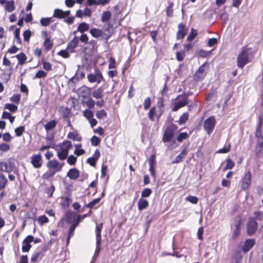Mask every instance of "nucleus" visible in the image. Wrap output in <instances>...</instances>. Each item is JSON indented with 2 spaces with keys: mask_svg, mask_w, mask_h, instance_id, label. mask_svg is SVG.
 Segmentation results:
<instances>
[{
  "mask_svg": "<svg viewBox=\"0 0 263 263\" xmlns=\"http://www.w3.org/2000/svg\"><path fill=\"white\" fill-rule=\"evenodd\" d=\"M255 136L257 138L255 154L258 156L263 150V127L260 125L256 128Z\"/></svg>",
  "mask_w": 263,
  "mask_h": 263,
  "instance_id": "1",
  "label": "nucleus"
},
{
  "mask_svg": "<svg viewBox=\"0 0 263 263\" xmlns=\"http://www.w3.org/2000/svg\"><path fill=\"white\" fill-rule=\"evenodd\" d=\"M72 146V143L70 141H65L59 144V149L57 152L58 158L61 160H65L67 157L68 152Z\"/></svg>",
  "mask_w": 263,
  "mask_h": 263,
  "instance_id": "2",
  "label": "nucleus"
},
{
  "mask_svg": "<svg viewBox=\"0 0 263 263\" xmlns=\"http://www.w3.org/2000/svg\"><path fill=\"white\" fill-rule=\"evenodd\" d=\"M249 50L245 47L241 49L238 54L237 61L238 67L242 68L249 62Z\"/></svg>",
  "mask_w": 263,
  "mask_h": 263,
  "instance_id": "3",
  "label": "nucleus"
},
{
  "mask_svg": "<svg viewBox=\"0 0 263 263\" xmlns=\"http://www.w3.org/2000/svg\"><path fill=\"white\" fill-rule=\"evenodd\" d=\"M241 224V218L239 217H236L234 219L233 223L231 226V229L232 233V238L233 239H236L239 236L240 233Z\"/></svg>",
  "mask_w": 263,
  "mask_h": 263,
  "instance_id": "4",
  "label": "nucleus"
},
{
  "mask_svg": "<svg viewBox=\"0 0 263 263\" xmlns=\"http://www.w3.org/2000/svg\"><path fill=\"white\" fill-rule=\"evenodd\" d=\"M103 227V224L100 223L97 224L96 228V248L95 253V255L98 256L100 251V244L101 241V231Z\"/></svg>",
  "mask_w": 263,
  "mask_h": 263,
  "instance_id": "5",
  "label": "nucleus"
},
{
  "mask_svg": "<svg viewBox=\"0 0 263 263\" xmlns=\"http://www.w3.org/2000/svg\"><path fill=\"white\" fill-rule=\"evenodd\" d=\"M257 223L256 219L253 218H250L247 223V233L249 236L253 235L257 229Z\"/></svg>",
  "mask_w": 263,
  "mask_h": 263,
  "instance_id": "6",
  "label": "nucleus"
},
{
  "mask_svg": "<svg viewBox=\"0 0 263 263\" xmlns=\"http://www.w3.org/2000/svg\"><path fill=\"white\" fill-rule=\"evenodd\" d=\"M216 121L213 117H210L205 120L203 127L208 134H211L215 127Z\"/></svg>",
  "mask_w": 263,
  "mask_h": 263,
  "instance_id": "7",
  "label": "nucleus"
},
{
  "mask_svg": "<svg viewBox=\"0 0 263 263\" xmlns=\"http://www.w3.org/2000/svg\"><path fill=\"white\" fill-rule=\"evenodd\" d=\"M63 165V163H60L54 159L49 161L47 164V166L48 169H51L57 173L62 171Z\"/></svg>",
  "mask_w": 263,
  "mask_h": 263,
  "instance_id": "8",
  "label": "nucleus"
},
{
  "mask_svg": "<svg viewBox=\"0 0 263 263\" xmlns=\"http://www.w3.org/2000/svg\"><path fill=\"white\" fill-rule=\"evenodd\" d=\"M206 64L204 63L198 69L194 75V79L199 81L204 78L206 73Z\"/></svg>",
  "mask_w": 263,
  "mask_h": 263,
  "instance_id": "9",
  "label": "nucleus"
},
{
  "mask_svg": "<svg viewBox=\"0 0 263 263\" xmlns=\"http://www.w3.org/2000/svg\"><path fill=\"white\" fill-rule=\"evenodd\" d=\"M72 217L74 219L73 223L70 227L69 230V234L67 238V242H69V239L71 236L73 235L74 230L79 223L81 220V217L80 215H72Z\"/></svg>",
  "mask_w": 263,
  "mask_h": 263,
  "instance_id": "10",
  "label": "nucleus"
},
{
  "mask_svg": "<svg viewBox=\"0 0 263 263\" xmlns=\"http://www.w3.org/2000/svg\"><path fill=\"white\" fill-rule=\"evenodd\" d=\"M88 80L90 83L97 82L99 83L103 79L102 75L99 70H96L95 73H91L88 75Z\"/></svg>",
  "mask_w": 263,
  "mask_h": 263,
  "instance_id": "11",
  "label": "nucleus"
},
{
  "mask_svg": "<svg viewBox=\"0 0 263 263\" xmlns=\"http://www.w3.org/2000/svg\"><path fill=\"white\" fill-rule=\"evenodd\" d=\"M251 183V174L250 172H247L242 179L241 188L243 190L248 189Z\"/></svg>",
  "mask_w": 263,
  "mask_h": 263,
  "instance_id": "12",
  "label": "nucleus"
},
{
  "mask_svg": "<svg viewBox=\"0 0 263 263\" xmlns=\"http://www.w3.org/2000/svg\"><path fill=\"white\" fill-rule=\"evenodd\" d=\"M14 169V165L11 162H2L0 163V170L4 172H10Z\"/></svg>",
  "mask_w": 263,
  "mask_h": 263,
  "instance_id": "13",
  "label": "nucleus"
},
{
  "mask_svg": "<svg viewBox=\"0 0 263 263\" xmlns=\"http://www.w3.org/2000/svg\"><path fill=\"white\" fill-rule=\"evenodd\" d=\"M31 162L35 168H40L42 165L41 155H33L31 157Z\"/></svg>",
  "mask_w": 263,
  "mask_h": 263,
  "instance_id": "14",
  "label": "nucleus"
},
{
  "mask_svg": "<svg viewBox=\"0 0 263 263\" xmlns=\"http://www.w3.org/2000/svg\"><path fill=\"white\" fill-rule=\"evenodd\" d=\"M78 94L80 97H82L84 99L90 97V89L88 87L83 86L78 90Z\"/></svg>",
  "mask_w": 263,
  "mask_h": 263,
  "instance_id": "15",
  "label": "nucleus"
},
{
  "mask_svg": "<svg viewBox=\"0 0 263 263\" xmlns=\"http://www.w3.org/2000/svg\"><path fill=\"white\" fill-rule=\"evenodd\" d=\"M70 13V12L69 10L64 11L61 9H56L54 10L53 16L54 17L59 18H64L68 17Z\"/></svg>",
  "mask_w": 263,
  "mask_h": 263,
  "instance_id": "16",
  "label": "nucleus"
},
{
  "mask_svg": "<svg viewBox=\"0 0 263 263\" xmlns=\"http://www.w3.org/2000/svg\"><path fill=\"white\" fill-rule=\"evenodd\" d=\"M174 136V129L172 127H167L164 134L163 137V141L167 142L170 141Z\"/></svg>",
  "mask_w": 263,
  "mask_h": 263,
  "instance_id": "17",
  "label": "nucleus"
},
{
  "mask_svg": "<svg viewBox=\"0 0 263 263\" xmlns=\"http://www.w3.org/2000/svg\"><path fill=\"white\" fill-rule=\"evenodd\" d=\"M255 241L253 239L246 240L242 248V251L245 253L248 252L255 245Z\"/></svg>",
  "mask_w": 263,
  "mask_h": 263,
  "instance_id": "18",
  "label": "nucleus"
},
{
  "mask_svg": "<svg viewBox=\"0 0 263 263\" xmlns=\"http://www.w3.org/2000/svg\"><path fill=\"white\" fill-rule=\"evenodd\" d=\"M179 30L177 33V39L178 40L183 39L187 33V29L185 28V26L180 23L178 25Z\"/></svg>",
  "mask_w": 263,
  "mask_h": 263,
  "instance_id": "19",
  "label": "nucleus"
},
{
  "mask_svg": "<svg viewBox=\"0 0 263 263\" xmlns=\"http://www.w3.org/2000/svg\"><path fill=\"white\" fill-rule=\"evenodd\" d=\"M187 154V151L185 148L175 158V159L172 161V163H178L182 162Z\"/></svg>",
  "mask_w": 263,
  "mask_h": 263,
  "instance_id": "20",
  "label": "nucleus"
},
{
  "mask_svg": "<svg viewBox=\"0 0 263 263\" xmlns=\"http://www.w3.org/2000/svg\"><path fill=\"white\" fill-rule=\"evenodd\" d=\"M79 172L76 168L70 169L67 174V177L72 180H76L79 177Z\"/></svg>",
  "mask_w": 263,
  "mask_h": 263,
  "instance_id": "21",
  "label": "nucleus"
},
{
  "mask_svg": "<svg viewBox=\"0 0 263 263\" xmlns=\"http://www.w3.org/2000/svg\"><path fill=\"white\" fill-rule=\"evenodd\" d=\"M148 206V202L146 199L140 198L138 202V208L140 211L146 209Z\"/></svg>",
  "mask_w": 263,
  "mask_h": 263,
  "instance_id": "22",
  "label": "nucleus"
},
{
  "mask_svg": "<svg viewBox=\"0 0 263 263\" xmlns=\"http://www.w3.org/2000/svg\"><path fill=\"white\" fill-rule=\"evenodd\" d=\"M79 42V39L76 36H75L73 40L68 44L67 49H68L69 50H71V51H73L74 48L78 46Z\"/></svg>",
  "mask_w": 263,
  "mask_h": 263,
  "instance_id": "23",
  "label": "nucleus"
},
{
  "mask_svg": "<svg viewBox=\"0 0 263 263\" xmlns=\"http://www.w3.org/2000/svg\"><path fill=\"white\" fill-rule=\"evenodd\" d=\"M57 124V122L54 120H51L50 121L47 122L44 125V127H45V129L46 130V131L48 132V131H49L50 130L54 129L55 127Z\"/></svg>",
  "mask_w": 263,
  "mask_h": 263,
  "instance_id": "24",
  "label": "nucleus"
},
{
  "mask_svg": "<svg viewBox=\"0 0 263 263\" xmlns=\"http://www.w3.org/2000/svg\"><path fill=\"white\" fill-rule=\"evenodd\" d=\"M187 104V102L186 100H181L178 102H177L173 108H172V110L174 111H177L179 108L185 106Z\"/></svg>",
  "mask_w": 263,
  "mask_h": 263,
  "instance_id": "25",
  "label": "nucleus"
},
{
  "mask_svg": "<svg viewBox=\"0 0 263 263\" xmlns=\"http://www.w3.org/2000/svg\"><path fill=\"white\" fill-rule=\"evenodd\" d=\"M92 96L96 99H101L103 96V89L99 87L96 89L92 93Z\"/></svg>",
  "mask_w": 263,
  "mask_h": 263,
  "instance_id": "26",
  "label": "nucleus"
},
{
  "mask_svg": "<svg viewBox=\"0 0 263 263\" xmlns=\"http://www.w3.org/2000/svg\"><path fill=\"white\" fill-rule=\"evenodd\" d=\"M67 137L74 141H81L82 140V138L76 132L69 133Z\"/></svg>",
  "mask_w": 263,
  "mask_h": 263,
  "instance_id": "27",
  "label": "nucleus"
},
{
  "mask_svg": "<svg viewBox=\"0 0 263 263\" xmlns=\"http://www.w3.org/2000/svg\"><path fill=\"white\" fill-rule=\"evenodd\" d=\"M83 103H85L90 109L93 108L95 105V101L90 97L84 99Z\"/></svg>",
  "mask_w": 263,
  "mask_h": 263,
  "instance_id": "28",
  "label": "nucleus"
},
{
  "mask_svg": "<svg viewBox=\"0 0 263 263\" xmlns=\"http://www.w3.org/2000/svg\"><path fill=\"white\" fill-rule=\"evenodd\" d=\"M15 9L14 2L13 1H8L6 3L5 9L9 12H11Z\"/></svg>",
  "mask_w": 263,
  "mask_h": 263,
  "instance_id": "29",
  "label": "nucleus"
},
{
  "mask_svg": "<svg viewBox=\"0 0 263 263\" xmlns=\"http://www.w3.org/2000/svg\"><path fill=\"white\" fill-rule=\"evenodd\" d=\"M90 33L91 34V35L95 37H99L101 36L103 34V32L102 30L97 28H93L90 29Z\"/></svg>",
  "mask_w": 263,
  "mask_h": 263,
  "instance_id": "30",
  "label": "nucleus"
},
{
  "mask_svg": "<svg viewBox=\"0 0 263 263\" xmlns=\"http://www.w3.org/2000/svg\"><path fill=\"white\" fill-rule=\"evenodd\" d=\"M75 151L74 153L77 156H81L85 153V151L81 148V144H77L74 145Z\"/></svg>",
  "mask_w": 263,
  "mask_h": 263,
  "instance_id": "31",
  "label": "nucleus"
},
{
  "mask_svg": "<svg viewBox=\"0 0 263 263\" xmlns=\"http://www.w3.org/2000/svg\"><path fill=\"white\" fill-rule=\"evenodd\" d=\"M159 115V110L158 111V112L157 113L156 111V108L155 107H152L149 112L148 116L149 119L153 121H154V116H155L158 118V116Z\"/></svg>",
  "mask_w": 263,
  "mask_h": 263,
  "instance_id": "32",
  "label": "nucleus"
},
{
  "mask_svg": "<svg viewBox=\"0 0 263 263\" xmlns=\"http://www.w3.org/2000/svg\"><path fill=\"white\" fill-rule=\"evenodd\" d=\"M56 173L57 172L51 169H48V170L43 174V178L45 179H48L53 177Z\"/></svg>",
  "mask_w": 263,
  "mask_h": 263,
  "instance_id": "33",
  "label": "nucleus"
},
{
  "mask_svg": "<svg viewBox=\"0 0 263 263\" xmlns=\"http://www.w3.org/2000/svg\"><path fill=\"white\" fill-rule=\"evenodd\" d=\"M16 57L18 59V63L20 65H23L24 64L27 59L25 54L23 53H21L16 55Z\"/></svg>",
  "mask_w": 263,
  "mask_h": 263,
  "instance_id": "34",
  "label": "nucleus"
},
{
  "mask_svg": "<svg viewBox=\"0 0 263 263\" xmlns=\"http://www.w3.org/2000/svg\"><path fill=\"white\" fill-rule=\"evenodd\" d=\"M83 116L88 120L93 117V113L90 109H86L83 111Z\"/></svg>",
  "mask_w": 263,
  "mask_h": 263,
  "instance_id": "35",
  "label": "nucleus"
},
{
  "mask_svg": "<svg viewBox=\"0 0 263 263\" xmlns=\"http://www.w3.org/2000/svg\"><path fill=\"white\" fill-rule=\"evenodd\" d=\"M111 17V13L109 11H105L102 13L101 20L103 22H106Z\"/></svg>",
  "mask_w": 263,
  "mask_h": 263,
  "instance_id": "36",
  "label": "nucleus"
},
{
  "mask_svg": "<svg viewBox=\"0 0 263 263\" xmlns=\"http://www.w3.org/2000/svg\"><path fill=\"white\" fill-rule=\"evenodd\" d=\"M189 114L187 112H184L180 117L179 121H178V124L182 125L184 124L188 119Z\"/></svg>",
  "mask_w": 263,
  "mask_h": 263,
  "instance_id": "37",
  "label": "nucleus"
},
{
  "mask_svg": "<svg viewBox=\"0 0 263 263\" xmlns=\"http://www.w3.org/2000/svg\"><path fill=\"white\" fill-rule=\"evenodd\" d=\"M7 182V180L5 176L0 173V190L3 189Z\"/></svg>",
  "mask_w": 263,
  "mask_h": 263,
  "instance_id": "38",
  "label": "nucleus"
},
{
  "mask_svg": "<svg viewBox=\"0 0 263 263\" xmlns=\"http://www.w3.org/2000/svg\"><path fill=\"white\" fill-rule=\"evenodd\" d=\"M96 116L98 119H101L106 117L107 112L104 109H101L96 112Z\"/></svg>",
  "mask_w": 263,
  "mask_h": 263,
  "instance_id": "39",
  "label": "nucleus"
},
{
  "mask_svg": "<svg viewBox=\"0 0 263 263\" xmlns=\"http://www.w3.org/2000/svg\"><path fill=\"white\" fill-rule=\"evenodd\" d=\"M37 220L41 226L47 223L49 221L48 218L45 215L39 216L37 219Z\"/></svg>",
  "mask_w": 263,
  "mask_h": 263,
  "instance_id": "40",
  "label": "nucleus"
},
{
  "mask_svg": "<svg viewBox=\"0 0 263 263\" xmlns=\"http://www.w3.org/2000/svg\"><path fill=\"white\" fill-rule=\"evenodd\" d=\"M88 29L89 26L88 24L85 23H82L78 26V30L81 32L87 31L88 30Z\"/></svg>",
  "mask_w": 263,
  "mask_h": 263,
  "instance_id": "41",
  "label": "nucleus"
},
{
  "mask_svg": "<svg viewBox=\"0 0 263 263\" xmlns=\"http://www.w3.org/2000/svg\"><path fill=\"white\" fill-rule=\"evenodd\" d=\"M197 35V32L196 30L192 29L191 33L187 37V40L189 41H191L193 40Z\"/></svg>",
  "mask_w": 263,
  "mask_h": 263,
  "instance_id": "42",
  "label": "nucleus"
},
{
  "mask_svg": "<svg viewBox=\"0 0 263 263\" xmlns=\"http://www.w3.org/2000/svg\"><path fill=\"white\" fill-rule=\"evenodd\" d=\"M173 6H174V4L173 3H171L167 8L166 15L169 17H171L173 16Z\"/></svg>",
  "mask_w": 263,
  "mask_h": 263,
  "instance_id": "43",
  "label": "nucleus"
},
{
  "mask_svg": "<svg viewBox=\"0 0 263 263\" xmlns=\"http://www.w3.org/2000/svg\"><path fill=\"white\" fill-rule=\"evenodd\" d=\"M234 166V162L231 159H228L227 160L226 165L224 168V171L228 169H232Z\"/></svg>",
  "mask_w": 263,
  "mask_h": 263,
  "instance_id": "44",
  "label": "nucleus"
},
{
  "mask_svg": "<svg viewBox=\"0 0 263 263\" xmlns=\"http://www.w3.org/2000/svg\"><path fill=\"white\" fill-rule=\"evenodd\" d=\"M152 192V191L151 189L148 188L145 189L141 193L142 198H143L148 197L151 194Z\"/></svg>",
  "mask_w": 263,
  "mask_h": 263,
  "instance_id": "45",
  "label": "nucleus"
},
{
  "mask_svg": "<svg viewBox=\"0 0 263 263\" xmlns=\"http://www.w3.org/2000/svg\"><path fill=\"white\" fill-rule=\"evenodd\" d=\"M100 199H101L100 198L93 199L86 205V207L88 208H92L100 202Z\"/></svg>",
  "mask_w": 263,
  "mask_h": 263,
  "instance_id": "46",
  "label": "nucleus"
},
{
  "mask_svg": "<svg viewBox=\"0 0 263 263\" xmlns=\"http://www.w3.org/2000/svg\"><path fill=\"white\" fill-rule=\"evenodd\" d=\"M25 131L24 126H20L15 129V133L16 136L17 137H20L22 135L23 133Z\"/></svg>",
  "mask_w": 263,
  "mask_h": 263,
  "instance_id": "47",
  "label": "nucleus"
},
{
  "mask_svg": "<svg viewBox=\"0 0 263 263\" xmlns=\"http://www.w3.org/2000/svg\"><path fill=\"white\" fill-rule=\"evenodd\" d=\"M44 46L47 50H50L52 47V44L49 38H46L44 43Z\"/></svg>",
  "mask_w": 263,
  "mask_h": 263,
  "instance_id": "48",
  "label": "nucleus"
},
{
  "mask_svg": "<svg viewBox=\"0 0 263 263\" xmlns=\"http://www.w3.org/2000/svg\"><path fill=\"white\" fill-rule=\"evenodd\" d=\"M148 163L149 167H155L156 165V156L155 155H152L148 159Z\"/></svg>",
  "mask_w": 263,
  "mask_h": 263,
  "instance_id": "49",
  "label": "nucleus"
},
{
  "mask_svg": "<svg viewBox=\"0 0 263 263\" xmlns=\"http://www.w3.org/2000/svg\"><path fill=\"white\" fill-rule=\"evenodd\" d=\"M51 18H42L40 20V23L42 26H47L51 22Z\"/></svg>",
  "mask_w": 263,
  "mask_h": 263,
  "instance_id": "50",
  "label": "nucleus"
},
{
  "mask_svg": "<svg viewBox=\"0 0 263 263\" xmlns=\"http://www.w3.org/2000/svg\"><path fill=\"white\" fill-rule=\"evenodd\" d=\"M5 108L9 109L11 112H15L17 109V106L12 104H6Z\"/></svg>",
  "mask_w": 263,
  "mask_h": 263,
  "instance_id": "51",
  "label": "nucleus"
},
{
  "mask_svg": "<svg viewBox=\"0 0 263 263\" xmlns=\"http://www.w3.org/2000/svg\"><path fill=\"white\" fill-rule=\"evenodd\" d=\"M55 191V187L53 185H51L46 190V193L49 197H51L53 196V192Z\"/></svg>",
  "mask_w": 263,
  "mask_h": 263,
  "instance_id": "52",
  "label": "nucleus"
},
{
  "mask_svg": "<svg viewBox=\"0 0 263 263\" xmlns=\"http://www.w3.org/2000/svg\"><path fill=\"white\" fill-rule=\"evenodd\" d=\"M77 161V158L73 155H70L67 158V162L70 165H74Z\"/></svg>",
  "mask_w": 263,
  "mask_h": 263,
  "instance_id": "53",
  "label": "nucleus"
},
{
  "mask_svg": "<svg viewBox=\"0 0 263 263\" xmlns=\"http://www.w3.org/2000/svg\"><path fill=\"white\" fill-rule=\"evenodd\" d=\"M91 144L93 146H97L100 142V139L96 136H93L91 138Z\"/></svg>",
  "mask_w": 263,
  "mask_h": 263,
  "instance_id": "54",
  "label": "nucleus"
},
{
  "mask_svg": "<svg viewBox=\"0 0 263 263\" xmlns=\"http://www.w3.org/2000/svg\"><path fill=\"white\" fill-rule=\"evenodd\" d=\"M31 35V33L30 30H27L24 31L23 33L24 41L26 42H29Z\"/></svg>",
  "mask_w": 263,
  "mask_h": 263,
  "instance_id": "55",
  "label": "nucleus"
},
{
  "mask_svg": "<svg viewBox=\"0 0 263 263\" xmlns=\"http://www.w3.org/2000/svg\"><path fill=\"white\" fill-rule=\"evenodd\" d=\"M116 67V60L114 58L111 57L109 59V63L108 65V68L109 69H113V68H115Z\"/></svg>",
  "mask_w": 263,
  "mask_h": 263,
  "instance_id": "56",
  "label": "nucleus"
},
{
  "mask_svg": "<svg viewBox=\"0 0 263 263\" xmlns=\"http://www.w3.org/2000/svg\"><path fill=\"white\" fill-rule=\"evenodd\" d=\"M185 57L184 51H180L177 53L176 58L178 61H182Z\"/></svg>",
  "mask_w": 263,
  "mask_h": 263,
  "instance_id": "57",
  "label": "nucleus"
},
{
  "mask_svg": "<svg viewBox=\"0 0 263 263\" xmlns=\"http://www.w3.org/2000/svg\"><path fill=\"white\" fill-rule=\"evenodd\" d=\"M187 137V134L186 133H180L177 138V140L178 142H180L183 140L186 139Z\"/></svg>",
  "mask_w": 263,
  "mask_h": 263,
  "instance_id": "58",
  "label": "nucleus"
},
{
  "mask_svg": "<svg viewBox=\"0 0 263 263\" xmlns=\"http://www.w3.org/2000/svg\"><path fill=\"white\" fill-rule=\"evenodd\" d=\"M186 200L193 204L197 203L198 202V200L197 197H195V196H192L186 197Z\"/></svg>",
  "mask_w": 263,
  "mask_h": 263,
  "instance_id": "59",
  "label": "nucleus"
},
{
  "mask_svg": "<svg viewBox=\"0 0 263 263\" xmlns=\"http://www.w3.org/2000/svg\"><path fill=\"white\" fill-rule=\"evenodd\" d=\"M151 104L150 98H147L145 99L144 101V108L145 110L148 109Z\"/></svg>",
  "mask_w": 263,
  "mask_h": 263,
  "instance_id": "60",
  "label": "nucleus"
},
{
  "mask_svg": "<svg viewBox=\"0 0 263 263\" xmlns=\"http://www.w3.org/2000/svg\"><path fill=\"white\" fill-rule=\"evenodd\" d=\"M31 245L28 243H24L23 242L22 251L24 252H27L29 251L31 248Z\"/></svg>",
  "mask_w": 263,
  "mask_h": 263,
  "instance_id": "61",
  "label": "nucleus"
},
{
  "mask_svg": "<svg viewBox=\"0 0 263 263\" xmlns=\"http://www.w3.org/2000/svg\"><path fill=\"white\" fill-rule=\"evenodd\" d=\"M47 76V73L43 70L38 71L36 74L35 78H44Z\"/></svg>",
  "mask_w": 263,
  "mask_h": 263,
  "instance_id": "62",
  "label": "nucleus"
},
{
  "mask_svg": "<svg viewBox=\"0 0 263 263\" xmlns=\"http://www.w3.org/2000/svg\"><path fill=\"white\" fill-rule=\"evenodd\" d=\"M10 149V146L6 143H2L0 145V151L3 152H7Z\"/></svg>",
  "mask_w": 263,
  "mask_h": 263,
  "instance_id": "63",
  "label": "nucleus"
},
{
  "mask_svg": "<svg viewBox=\"0 0 263 263\" xmlns=\"http://www.w3.org/2000/svg\"><path fill=\"white\" fill-rule=\"evenodd\" d=\"M43 68L45 70H46L47 71H49L51 69L52 65L50 63L47 62H43Z\"/></svg>",
  "mask_w": 263,
  "mask_h": 263,
  "instance_id": "64",
  "label": "nucleus"
}]
</instances>
